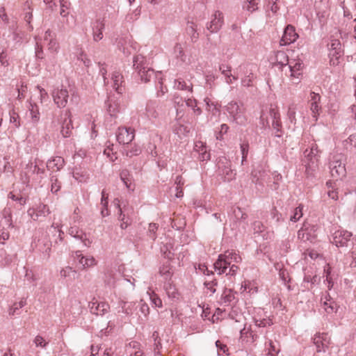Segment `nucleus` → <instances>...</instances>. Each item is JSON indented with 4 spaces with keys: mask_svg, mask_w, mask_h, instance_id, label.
Here are the masks:
<instances>
[{
    "mask_svg": "<svg viewBox=\"0 0 356 356\" xmlns=\"http://www.w3.org/2000/svg\"><path fill=\"white\" fill-rule=\"evenodd\" d=\"M241 261L240 255L234 251L227 250L218 256L213 264L214 270L218 275L226 274V275L234 276L238 269L236 264Z\"/></svg>",
    "mask_w": 356,
    "mask_h": 356,
    "instance_id": "nucleus-1",
    "label": "nucleus"
},
{
    "mask_svg": "<svg viewBox=\"0 0 356 356\" xmlns=\"http://www.w3.org/2000/svg\"><path fill=\"white\" fill-rule=\"evenodd\" d=\"M133 62L134 67L138 71V74L140 76L141 81L148 82L154 77L158 80L159 84L160 85L159 92L161 95H164L166 92L167 90H165L163 86L161 73H155L152 69L145 66V58L142 55L136 56Z\"/></svg>",
    "mask_w": 356,
    "mask_h": 356,
    "instance_id": "nucleus-2",
    "label": "nucleus"
},
{
    "mask_svg": "<svg viewBox=\"0 0 356 356\" xmlns=\"http://www.w3.org/2000/svg\"><path fill=\"white\" fill-rule=\"evenodd\" d=\"M174 102L177 109V121L172 126V131L175 134L177 135L179 138H181L186 136L190 130L187 126L183 124L180 121L184 115L181 107L184 106V102L179 97H175Z\"/></svg>",
    "mask_w": 356,
    "mask_h": 356,
    "instance_id": "nucleus-3",
    "label": "nucleus"
},
{
    "mask_svg": "<svg viewBox=\"0 0 356 356\" xmlns=\"http://www.w3.org/2000/svg\"><path fill=\"white\" fill-rule=\"evenodd\" d=\"M99 72L104 78L105 85L108 86L111 84V86L113 88V89L115 90L118 93H122L124 90L122 85L124 80L123 76L119 71L113 72L110 80L106 77L107 70L104 64L100 66Z\"/></svg>",
    "mask_w": 356,
    "mask_h": 356,
    "instance_id": "nucleus-4",
    "label": "nucleus"
},
{
    "mask_svg": "<svg viewBox=\"0 0 356 356\" xmlns=\"http://www.w3.org/2000/svg\"><path fill=\"white\" fill-rule=\"evenodd\" d=\"M226 111L236 123L238 124L245 123L247 119L245 115V108L242 104L231 102L226 106Z\"/></svg>",
    "mask_w": 356,
    "mask_h": 356,
    "instance_id": "nucleus-5",
    "label": "nucleus"
},
{
    "mask_svg": "<svg viewBox=\"0 0 356 356\" xmlns=\"http://www.w3.org/2000/svg\"><path fill=\"white\" fill-rule=\"evenodd\" d=\"M305 163L306 170L314 171L318 165L320 151L316 144H312L310 149H307L304 152Z\"/></svg>",
    "mask_w": 356,
    "mask_h": 356,
    "instance_id": "nucleus-6",
    "label": "nucleus"
},
{
    "mask_svg": "<svg viewBox=\"0 0 356 356\" xmlns=\"http://www.w3.org/2000/svg\"><path fill=\"white\" fill-rule=\"evenodd\" d=\"M317 228L309 223H304L301 229L298 232V238L302 241L314 242L316 238Z\"/></svg>",
    "mask_w": 356,
    "mask_h": 356,
    "instance_id": "nucleus-7",
    "label": "nucleus"
},
{
    "mask_svg": "<svg viewBox=\"0 0 356 356\" xmlns=\"http://www.w3.org/2000/svg\"><path fill=\"white\" fill-rule=\"evenodd\" d=\"M342 156L336 155L330 163V173L333 178L338 179L346 175V168L341 161Z\"/></svg>",
    "mask_w": 356,
    "mask_h": 356,
    "instance_id": "nucleus-8",
    "label": "nucleus"
},
{
    "mask_svg": "<svg viewBox=\"0 0 356 356\" xmlns=\"http://www.w3.org/2000/svg\"><path fill=\"white\" fill-rule=\"evenodd\" d=\"M51 96L54 103L58 107L65 108L66 106L69 97V92L63 86L60 88H55L51 92Z\"/></svg>",
    "mask_w": 356,
    "mask_h": 356,
    "instance_id": "nucleus-9",
    "label": "nucleus"
},
{
    "mask_svg": "<svg viewBox=\"0 0 356 356\" xmlns=\"http://www.w3.org/2000/svg\"><path fill=\"white\" fill-rule=\"evenodd\" d=\"M290 72V76L294 83H298L302 75V70L304 65L302 60L300 58L290 59L288 64Z\"/></svg>",
    "mask_w": 356,
    "mask_h": 356,
    "instance_id": "nucleus-10",
    "label": "nucleus"
},
{
    "mask_svg": "<svg viewBox=\"0 0 356 356\" xmlns=\"http://www.w3.org/2000/svg\"><path fill=\"white\" fill-rule=\"evenodd\" d=\"M224 24V15L220 10H216L211 16V20L207 24V29L211 33H217Z\"/></svg>",
    "mask_w": 356,
    "mask_h": 356,
    "instance_id": "nucleus-11",
    "label": "nucleus"
},
{
    "mask_svg": "<svg viewBox=\"0 0 356 356\" xmlns=\"http://www.w3.org/2000/svg\"><path fill=\"white\" fill-rule=\"evenodd\" d=\"M135 138V130L131 127H119L117 132V140L120 144L128 145Z\"/></svg>",
    "mask_w": 356,
    "mask_h": 356,
    "instance_id": "nucleus-12",
    "label": "nucleus"
},
{
    "mask_svg": "<svg viewBox=\"0 0 356 356\" xmlns=\"http://www.w3.org/2000/svg\"><path fill=\"white\" fill-rule=\"evenodd\" d=\"M313 340L318 353L325 352L330 344V337L326 333H316Z\"/></svg>",
    "mask_w": 356,
    "mask_h": 356,
    "instance_id": "nucleus-13",
    "label": "nucleus"
},
{
    "mask_svg": "<svg viewBox=\"0 0 356 356\" xmlns=\"http://www.w3.org/2000/svg\"><path fill=\"white\" fill-rule=\"evenodd\" d=\"M61 130L60 133L63 137H69L73 129L71 120V113L66 110L61 113Z\"/></svg>",
    "mask_w": 356,
    "mask_h": 356,
    "instance_id": "nucleus-14",
    "label": "nucleus"
},
{
    "mask_svg": "<svg viewBox=\"0 0 356 356\" xmlns=\"http://www.w3.org/2000/svg\"><path fill=\"white\" fill-rule=\"evenodd\" d=\"M74 259L83 269L95 266L97 264L96 259L92 256L85 257L80 250L74 252Z\"/></svg>",
    "mask_w": 356,
    "mask_h": 356,
    "instance_id": "nucleus-15",
    "label": "nucleus"
},
{
    "mask_svg": "<svg viewBox=\"0 0 356 356\" xmlns=\"http://www.w3.org/2000/svg\"><path fill=\"white\" fill-rule=\"evenodd\" d=\"M352 234L346 230H337L333 234L332 243L337 247L347 246Z\"/></svg>",
    "mask_w": 356,
    "mask_h": 356,
    "instance_id": "nucleus-16",
    "label": "nucleus"
},
{
    "mask_svg": "<svg viewBox=\"0 0 356 356\" xmlns=\"http://www.w3.org/2000/svg\"><path fill=\"white\" fill-rule=\"evenodd\" d=\"M269 60L273 65L283 67L288 64L289 59L288 55L284 51H277L270 55Z\"/></svg>",
    "mask_w": 356,
    "mask_h": 356,
    "instance_id": "nucleus-17",
    "label": "nucleus"
},
{
    "mask_svg": "<svg viewBox=\"0 0 356 356\" xmlns=\"http://www.w3.org/2000/svg\"><path fill=\"white\" fill-rule=\"evenodd\" d=\"M30 173H43V170L40 168L36 164L30 161L26 164L24 171L21 173V180L23 184H26L29 181V174Z\"/></svg>",
    "mask_w": 356,
    "mask_h": 356,
    "instance_id": "nucleus-18",
    "label": "nucleus"
},
{
    "mask_svg": "<svg viewBox=\"0 0 356 356\" xmlns=\"http://www.w3.org/2000/svg\"><path fill=\"white\" fill-rule=\"evenodd\" d=\"M298 37V35L296 33L295 29L291 25H288L284 31V34L280 40L281 45H287L294 42Z\"/></svg>",
    "mask_w": 356,
    "mask_h": 356,
    "instance_id": "nucleus-19",
    "label": "nucleus"
},
{
    "mask_svg": "<svg viewBox=\"0 0 356 356\" xmlns=\"http://www.w3.org/2000/svg\"><path fill=\"white\" fill-rule=\"evenodd\" d=\"M321 306L328 314H332L337 312V305L328 293L321 298Z\"/></svg>",
    "mask_w": 356,
    "mask_h": 356,
    "instance_id": "nucleus-20",
    "label": "nucleus"
},
{
    "mask_svg": "<svg viewBox=\"0 0 356 356\" xmlns=\"http://www.w3.org/2000/svg\"><path fill=\"white\" fill-rule=\"evenodd\" d=\"M88 307L91 313L102 316L108 312L110 307L108 303L102 302H98L96 301H92L89 302Z\"/></svg>",
    "mask_w": 356,
    "mask_h": 356,
    "instance_id": "nucleus-21",
    "label": "nucleus"
},
{
    "mask_svg": "<svg viewBox=\"0 0 356 356\" xmlns=\"http://www.w3.org/2000/svg\"><path fill=\"white\" fill-rule=\"evenodd\" d=\"M330 56L336 57V59L342 55L341 44L338 38H332L328 44Z\"/></svg>",
    "mask_w": 356,
    "mask_h": 356,
    "instance_id": "nucleus-22",
    "label": "nucleus"
},
{
    "mask_svg": "<svg viewBox=\"0 0 356 356\" xmlns=\"http://www.w3.org/2000/svg\"><path fill=\"white\" fill-rule=\"evenodd\" d=\"M28 213L33 220H37L40 217H44L48 215L49 213V209L45 204H40L37 209H29Z\"/></svg>",
    "mask_w": 356,
    "mask_h": 356,
    "instance_id": "nucleus-23",
    "label": "nucleus"
},
{
    "mask_svg": "<svg viewBox=\"0 0 356 356\" xmlns=\"http://www.w3.org/2000/svg\"><path fill=\"white\" fill-rule=\"evenodd\" d=\"M240 70L244 73V76L241 79V85L244 87L250 86L254 79L251 67L250 65L240 66Z\"/></svg>",
    "mask_w": 356,
    "mask_h": 356,
    "instance_id": "nucleus-24",
    "label": "nucleus"
},
{
    "mask_svg": "<svg viewBox=\"0 0 356 356\" xmlns=\"http://www.w3.org/2000/svg\"><path fill=\"white\" fill-rule=\"evenodd\" d=\"M114 204L118 209V220L120 221V227L121 229H124L131 225V220L129 217H127L126 214L123 213L122 209L120 207V200L118 199H115L114 200Z\"/></svg>",
    "mask_w": 356,
    "mask_h": 356,
    "instance_id": "nucleus-25",
    "label": "nucleus"
},
{
    "mask_svg": "<svg viewBox=\"0 0 356 356\" xmlns=\"http://www.w3.org/2000/svg\"><path fill=\"white\" fill-rule=\"evenodd\" d=\"M219 70L224 76L225 82L227 84H232L234 81L238 79V76L232 74V67L225 64L219 65Z\"/></svg>",
    "mask_w": 356,
    "mask_h": 356,
    "instance_id": "nucleus-26",
    "label": "nucleus"
},
{
    "mask_svg": "<svg viewBox=\"0 0 356 356\" xmlns=\"http://www.w3.org/2000/svg\"><path fill=\"white\" fill-rule=\"evenodd\" d=\"M105 28V24L102 20H97L93 26H92V37L93 40L95 42H99L102 40L103 35V30Z\"/></svg>",
    "mask_w": 356,
    "mask_h": 356,
    "instance_id": "nucleus-27",
    "label": "nucleus"
},
{
    "mask_svg": "<svg viewBox=\"0 0 356 356\" xmlns=\"http://www.w3.org/2000/svg\"><path fill=\"white\" fill-rule=\"evenodd\" d=\"M64 165V159L60 156H56L49 160L47 163V167L49 170L58 171Z\"/></svg>",
    "mask_w": 356,
    "mask_h": 356,
    "instance_id": "nucleus-28",
    "label": "nucleus"
},
{
    "mask_svg": "<svg viewBox=\"0 0 356 356\" xmlns=\"http://www.w3.org/2000/svg\"><path fill=\"white\" fill-rule=\"evenodd\" d=\"M159 273L166 282H170L173 275V270L169 261H167L160 267Z\"/></svg>",
    "mask_w": 356,
    "mask_h": 356,
    "instance_id": "nucleus-29",
    "label": "nucleus"
},
{
    "mask_svg": "<svg viewBox=\"0 0 356 356\" xmlns=\"http://www.w3.org/2000/svg\"><path fill=\"white\" fill-rule=\"evenodd\" d=\"M260 0H245L243 3V10L248 13H253L258 9Z\"/></svg>",
    "mask_w": 356,
    "mask_h": 356,
    "instance_id": "nucleus-30",
    "label": "nucleus"
},
{
    "mask_svg": "<svg viewBox=\"0 0 356 356\" xmlns=\"http://www.w3.org/2000/svg\"><path fill=\"white\" fill-rule=\"evenodd\" d=\"M204 102L206 104V110L209 113H211L213 115L219 113L220 109L217 104H215L209 97H206L204 99Z\"/></svg>",
    "mask_w": 356,
    "mask_h": 356,
    "instance_id": "nucleus-31",
    "label": "nucleus"
},
{
    "mask_svg": "<svg viewBox=\"0 0 356 356\" xmlns=\"http://www.w3.org/2000/svg\"><path fill=\"white\" fill-rule=\"evenodd\" d=\"M73 237L80 240L86 247L90 246L92 243V241L88 238V234L81 229H79L78 232H76V234Z\"/></svg>",
    "mask_w": 356,
    "mask_h": 356,
    "instance_id": "nucleus-32",
    "label": "nucleus"
},
{
    "mask_svg": "<svg viewBox=\"0 0 356 356\" xmlns=\"http://www.w3.org/2000/svg\"><path fill=\"white\" fill-rule=\"evenodd\" d=\"M108 112L111 116H116L120 112V104L116 101L109 99L108 101Z\"/></svg>",
    "mask_w": 356,
    "mask_h": 356,
    "instance_id": "nucleus-33",
    "label": "nucleus"
},
{
    "mask_svg": "<svg viewBox=\"0 0 356 356\" xmlns=\"http://www.w3.org/2000/svg\"><path fill=\"white\" fill-rule=\"evenodd\" d=\"M174 88L177 90L193 91L192 84L187 85V83L182 79H178L175 80Z\"/></svg>",
    "mask_w": 356,
    "mask_h": 356,
    "instance_id": "nucleus-34",
    "label": "nucleus"
},
{
    "mask_svg": "<svg viewBox=\"0 0 356 356\" xmlns=\"http://www.w3.org/2000/svg\"><path fill=\"white\" fill-rule=\"evenodd\" d=\"M42 40V38L38 35L35 37V56L39 59L44 58L43 47H42V44L41 43Z\"/></svg>",
    "mask_w": 356,
    "mask_h": 356,
    "instance_id": "nucleus-35",
    "label": "nucleus"
},
{
    "mask_svg": "<svg viewBox=\"0 0 356 356\" xmlns=\"http://www.w3.org/2000/svg\"><path fill=\"white\" fill-rule=\"evenodd\" d=\"M124 152L126 156L132 157L139 155L141 152V148L138 145L134 143L131 144L128 149H124Z\"/></svg>",
    "mask_w": 356,
    "mask_h": 356,
    "instance_id": "nucleus-36",
    "label": "nucleus"
},
{
    "mask_svg": "<svg viewBox=\"0 0 356 356\" xmlns=\"http://www.w3.org/2000/svg\"><path fill=\"white\" fill-rule=\"evenodd\" d=\"M186 105L191 108L194 114L196 115H200L202 113V109L197 106V101L194 99L188 98L185 101Z\"/></svg>",
    "mask_w": 356,
    "mask_h": 356,
    "instance_id": "nucleus-37",
    "label": "nucleus"
},
{
    "mask_svg": "<svg viewBox=\"0 0 356 356\" xmlns=\"http://www.w3.org/2000/svg\"><path fill=\"white\" fill-rule=\"evenodd\" d=\"M164 287L169 298L172 299H177L179 298V294L177 291V289L174 286L172 285L170 282L165 283Z\"/></svg>",
    "mask_w": 356,
    "mask_h": 356,
    "instance_id": "nucleus-38",
    "label": "nucleus"
},
{
    "mask_svg": "<svg viewBox=\"0 0 356 356\" xmlns=\"http://www.w3.org/2000/svg\"><path fill=\"white\" fill-rule=\"evenodd\" d=\"M29 111L32 120L34 122H38L40 119V112L38 106L35 103H30Z\"/></svg>",
    "mask_w": 356,
    "mask_h": 356,
    "instance_id": "nucleus-39",
    "label": "nucleus"
},
{
    "mask_svg": "<svg viewBox=\"0 0 356 356\" xmlns=\"http://www.w3.org/2000/svg\"><path fill=\"white\" fill-rule=\"evenodd\" d=\"M129 172L127 170H123L120 172V178L122 181L125 184L126 187L129 190H134V188L132 187V183L131 179H129Z\"/></svg>",
    "mask_w": 356,
    "mask_h": 356,
    "instance_id": "nucleus-40",
    "label": "nucleus"
},
{
    "mask_svg": "<svg viewBox=\"0 0 356 356\" xmlns=\"http://www.w3.org/2000/svg\"><path fill=\"white\" fill-rule=\"evenodd\" d=\"M60 2V15L62 17H67L69 14L68 10L70 9V2L69 0H59Z\"/></svg>",
    "mask_w": 356,
    "mask_h": 356,
    "instance_id": "nucleus-41",
    "label": "nucleus"
},
{
    "mask_svg": "<svg viewBox=\"0 0 356 356\" xmlns=\"http://www.w3.org/2000/svg\"><path fill=\"white\" fill-rule=\"evenodd\" d=\"M26 304L25 299H21L19 302H15L10 309L9 314L15 315L17 314V311L24 307Z\"/></svg>",
    "mask_w": 356,
    "mask_h": 356,
    "instance_id": "nucleus-42",
    "label": "nucleus"
},
{
    "mask_svg": "<svg viewBox=\"0 0 356 356\" xmlns=\"http://www.w3.org/2000/svg\"><path fill=\"white\" fill-rule=\"evenodd\" d=\"M150 301L153 305L156 307H162V300L154 292V291H147Z\"/></svg>",
    "mask_w": 356,
    "mask_h": 356,
    "instance_id": "nucleus-43",
    "label": "nucleus"
},
{
    "mask_svg": "<svg viewBox=\"0 0 356 356\" xmlns=\"http://www.w3.org/2000/svg\"><path fill=\"white\" fill-rule=\"evenodd\" d=\"M48 51L53 54H55L58 52L59 49V44L56 40V38H51V40L47 43Z\"/></svg>",
    "mask_w": 356,
    "mask_h": 356,
    "instance_id": "nucleus-44",
    "label": "nucleus"
},
{
    "mask_svg": "<svg viewBox=\"0 0 356 356\" xmlns=\"http://www.w3.org/2000/svg\"><path fill=\"white\" fill-rule=\"evenodd\" d=\"M302 209L303 207L301 205L296 207L290 217V220L292 222H297L299 220L302 216Z\"/></svg>",
    "mask_w": 356,
    "mask_h": 356,
    "instance_id": "nucleus-45",
    "label": "nucleus"
},
{
    "mask_svg": "<svg viewBox=\"0 0 356 356\" xmlns=\"http://www.w3.org/2000/svg\"><path fill=\"white\" fill-rule=\"evenodd\" d=\"M76 275V272L69 266L65 267L60 270V275L64 277H70L74 279Z\"/></svg>",
    "mask_w": 356,
    "mask_h": 356,
    "instance_id": "nucleus-46",
    "label": "nucleus"
},
{
    "mask_svg": "<svg viewBox=\"0 0 356 356\" xmlns=\"http://www.w3.org/2000/svg\"><path fill=\"white\" fill-rule=\"evenodd\" d=\"M297 109V105L294 104H292L289 106V109H288V113H287V115H288V118L289 120V121L291 122V123H293L295 124L296 123V111Z\"/></svg>",
    "mask_w": 356,
    "mask_h": 356,
    "instance_id": "nucleus-47",
    "label": "nucleus"
},
{
    "mask_svg": "<svg viewBox=\"0 0 356 356\" xmlns=\"http://www.w3.org/2000/svg\"><path fill=\"white\" fill-rule=\"evenodd\" d=\"M222 175L226 181H229L235 178L236 173L228 166H225L222 170Z\"/></svg>",
    "mask_w": 356,
    "mask_h": 356,
    "instance_id": "nucleus-48",
    "label": "nucleus"
},
{
    "mask_svg": "<svg viewBox=\"0 0 356 356\" xmlns=\"http://www.w3.org/2000/svg\"><path fill=\"white\" fill-rule=\"evenodd\" d=\"M135 305L134 302H122L121 307L122 312L127 314H131L133 312V307Z\"/></svg>",
    "mask_w": 356,
    "mask_h": 356,
    "instance_id": "nucleus-49",
    "label": "nucleus"
},
{
    "mask_svg": "<svg viewBox=\"0 0 356 356\" xmlns=\"http://www.w3.org/2000/svg\"><path fill=\"white\" fill-rule=\"evenodd\" d=\"M174 53L177 58L181 59V61H185L186 56L180 44H175L174 47Z\"/></svg>",
    "mask_w": 356,
    "mask_h": 356,
    "instance_id": "nucleus-50",
    "label": "nucleus"
},
{
    "mask_svg": "<svg viewBox=\"0 0 356 356\" xmlns=\"http://www.w3.org/2000/svg\"><path fill=\"white\" fill-rule=\"evenodd\" d=\"M36 347H39L41 348H46L48 345V342L41 336L38 335L35 337L33 341Z\"/></svg>",
    "mask_w": 356,
    "mask_h": 356,
    "instance_id": "nucleus-51",
    "label": "nucleus"
},
{
    "mask_svg": "<svg viewBox=\"0 0 356 356\" xmlns=\"http://www.w3.org/2000/svg\"><path fill=\"white\" fill-rule=\"evenodd\" d=\"M104 154L106 155L111 161H114L117 159L116 153L113 152V145L108 146L104 151Z\"/></svg>",
    "mask_w": 356,
    "mask_h": 356,
    "instance_id": "nucleus-52",
    "label": "nucleus"
},
{
    "mask_svg": "<svg viewBox=\"0 0 356 356\" xmlns=\"http://www.w3.org/2000/svg\"><path fill=\"white\" fill-rule=\"evenodd\" d=\"M51 191L53 193H56L60 188V183L58 181V179L53 176L51 178Z\"/></svg>",
    "mask_w": 356,
    "mask_h": 356,
    "instance_id": "nucleus-53",
    "label": "nucleus"
},
{
    "mask_svg": "<svg viewBox=\"0 0 356 356\" xmlns=\"http://www.w3.org/2000/svg\"><path fill=\"white\" fill-rule=\"evenodd\" d=\"M158 227H159L158 225L155 223H150L149 225L147 234H148V236H149V238H151L153 240H155V238L156 237V232L157 231Z\"/></svg>",
    "mask_w": 356,
    "mask_h": 356,
    "instance_id": "nucleus-54",
    "label": "nucleus"
},
{
    "mask_svg": "<svg viewBox=\"0 0 356 356\" xmlns=\"http://www.w3.org/2000/svg\"><path fill=\"white\" fill-rule=\"evenodd\" d=\"M320 109L321 107L318 106V103L313 102L310 104V110L312 113V116L315 121H317L318 120V115Z\"/></svg>",
    "mask_w": 356,
    "mask_h": 356,
    "instance_id": "nucleus-55",
    "label": "nucleus"
},
{
    "mask_svg": "<svg viewBox=\"0 0 356 356\" xmlns=\"http://www.w3.org/2000/svg\"><path fill=\"white\" fill-rule=\"evenodd\" d=\"M187 30L188 33L191 35L192 40L195 41L198 38V34L196 33L195 28L193 22L188 24Z\"/></svg>",
    "mask_w": 356,
    "mask_h": 356,
    "instance_id": "nucleus-56",
    "label": "nucleus"
},
{
    "mask_svg": "<svg viewBox=\"0 0 356 356\" xmlns=\"http://www.w3.org/2000/svg\"><path fill=\"white\" fill-rule=\"evenodd\" d=\"M36 88L39 90L40 102L43 103L46 102L49 99L47 92L39 86H37Z\"/></svg>",
    "mask_w": 356,
    "mask_h": 356,
    "instance_id": "nucleus-57",
    "label": "nucleus"
},
{
    "mask_svg": "<svg viewBox=\"0 0 356 356\" xmlns=\"http://www.w3.org/2000/svg\"><path fill=\"white\" fill-rule=\"evenodd\" d=\"M140 307V312L142 314H143L145 316H147L149 314V308L147 303H145L143 300H141L138 305Z\"/></svg>",
    "mask_w": 356,
    "mask_h": 356,
    "instance_id": "nucleus-58",
    "label": "nucleus"
},
{
    "mask_svg": "<svg viewBox=\"0 0 356 356\" xmlns=\"http://www.w3.org/2000/svg\"><path fill=\"white\" fill-rule=\"evenodd\" d=\"M249 149V145L248 143H243L241 145V151L242 154V164L246 160Z\"/></svg>",
    "mask_w": 356,
    "mask_h": 356,
    "instance_id": "nucleus-59",
    "label": "nucleus"
},
{
    "mask_svg": "<svg viewBox=\"0 0 356 356\" xmlns=\"http://www.w3.org/2000/svg\"><path fill=\"white\" fill-rule=\"evenodd\" d=\"M73 177L76 180L80 182L86 181L88 178V176L86 175V173L79 172H74L73 173Z\"/></svg>",
    "mask_w": 356,
    "mask_h": 356,
    "instance_id": "nucleus-60",
    "label": "nucleus"
},
{
    "mask_svg": "<svg viewBox=\"0 0 356 356\" xmlns=\"http://www.w3.org/2000/svg\"><path fill=\"white\" fill-rule=\"evenodd\" d=\"M194 149L200 154L201 152H204V149H207V148L203 142L197 141L195 143Z\"/></svg>",
    "mask_w": 356,
    "mask_h": 356,
    "instance_id": "nucleus-61",
    "label": "nucleus"
},
{
    "mask_svg": "<svg viewBox=\"0 0 356 356\" xmlns=\"http://www.w3.org/2000/svg\"><path fill=\"white\" fill-rule=\"evenodd\" d=\"M269 346L270 348H268L267 356H276L279 352V349L275 347L272 341H269Z\"/></svg>",
    "mask_w": 356,
    "mask_h": 356,
    "instance_id": "nucleus-62",
    "label": "nucleus"
},
{
    "mask_svg": "<svg viewBox=\"0 0 356 356\" xmlns=\"http://www.w3.org/2000/svg\"><path fill=\"white\" fill-rule=\"evenodd\" d=\"M234 213L237 219H245L247 218V215L239 207L234 209Z\"/></svg>",
    "mask_w": 356,
    "mask_h": 356,
    "instance_id": "nucleus-63",
    "label": "nucleus"
},
{
    "mask_svg": "<svg viewBox=\"0 0 356 356\" xmlns=\"http://www.w3.org/2000/svg\"><path fill=\"white\" fill-rule=\"evenodd\" d=\"M116 348L113 346L106 348L102 356H118L115 353Z\"/></svg>",
    "mask_w": 356,
    "mask_h": 356,
    "instance_id": "nucleus-64",
    "label": "nucleus"
}]
</instances>
